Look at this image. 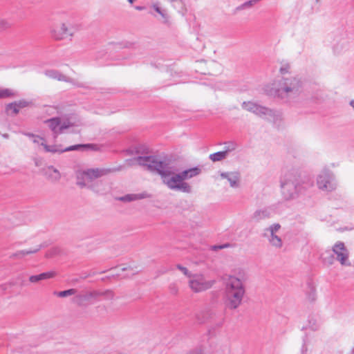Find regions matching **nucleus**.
Segmentation results:
<instances>
[{"label": "nucleus", "instance_id": "1", "mask_svg": "<svg viewBox=\"0 0 354 354\" xmlns=\"http://www.w3.org/2000/svg\"><path fill=\"white\" fill-rule=\"evenodd\" d=\"M136 161L138 165L158 173L161 177L162 183L169 189L184 193L192 192L191 185L185 180L197 176L201 173V169L198 167L177 173L175 167L156 156H140L136 158Z\"/></svg>", "mask_w": 354, "mask_h": 354}, {"label": "nucleus", "instance_id": "2", "mask_svg": "<svg viewBox=\"0 0 354 354\" xmlns=\"http://www.w3.org/2000/svg\"><path fill=\"white\" fill-rule=\"evenodd\" d=\"M268 95L281 99L293 100L298 98L304 91V82L297 76L282 77L273 87L266 88Z\"/></svg>", "mask_w": 354, "mask_h": 354}, {"label": "nucleus", "instance_id": "3", "mask_svg": "<svg viewBox=\"0 0 354 354\" xmlns=\"http://www.w3.org/2000/svg\"><path fill=\"white\" fill-rule=\"evenodd\" d=\"M223 281L225 283L226 306L230 309H236L242 304L245 293L243 282L231 274L224 275Z\"/></svg>", "mask_w": 354, "mask_h": 354}, {"label": "nucleus", "instance_id": "4", "mask_svg": "<svg viewBox=\"0 0 354 354\" xmlns=\"http://www.w3.org/2000/svg\"><path fill=\"white\" fill-rule=\"evenodd\" d=\"M55 136L66 131L75 132L82 125L80 118L75 114L65 115L62 117H53L45 121Z\"/></svg>", "mask_w": 354, "mask_h": 354}, {"label": "nucleus", "instance_id": "5", "mask_svg": "<svg viewBox=\"0 0 354 354\" xmlns=\"http://www.w3.org/2000/svg\"><path fill=\"white\" fill-rule=\"evenodd\" d=\"M299 177L298 173L293 170L286 171L281 175L280 188L285 200L293 199L297 196Z\"/></svg>", "mask_w": 354, "mask_h": 354}, {"label": "nucleus", "instance_id": "6", "mask_svg": "<svg viewBox=\"0 0 354 354\" xmlns=\"http://www.w3.org/2000/svg\"><path fill=\"white\" fill-rule=\"evenodd\" d=\"M111 171V169L97 167L77 169L75 171L77 185L81 187H86L94 180L109 174Z\"/></svg>", "mask_w": 354, "mask_h": 354}, {"label": "nucleus", "instance_id": "7", "mask_svg": "<svg viewBox=\"0 0 354 354\" xmlns=\"http://www.w3.org/2000/svg\"><path fill=\"white\" fill-rule=\"evenodd\" d=\"M316 185L322 192L330 193L337 189L338 183L335 173L325 167L317 175Z\"/></svg>", "mask_w": 354, "mask_h": 354}, {"label": "nucleus", "instance_id": "8", "mask_svg": "<svg viewBox=\"0 0 354 354\" xmlns=\"http://www.w3.org/2000/svg\"><path fill=\"white\" fill-rule=\"evenodd\" d=\"M114 293L111 290H89L77 294L74 302L78 306H84L86 303H90L97 300L99 297H103L105 299L112 300L114 299Z\"/></svg>", "mask_w": 354, "mask_h": 354}, {"label": "nucleus", "instance_id": "9", "mask_svg": "<svg viewBox=\"0 0 354 354\" xmlns=\"http://www.w3.org/2000/svg\"><path fill=\"white\" fill-rule=\"evenodd\" d=\"M242 108L270 122H275L281 118V113L279 111L261 106L254 102H243Z\"/></svg>", "mask_w": 354, "mask_h": 354}, {"label": "nucleus", "instance_id": "10", "mask_svg": "<svg viewBox=\"0 0 354 354\" xmlns=\"http://www.w3.org/2000/svg\"><path fill=\"white\" fill-rule=\"evenodd\" d=\"M41 145L44 147L46 152L50 153H63L66 151L79 150V151H86L92 150L97 151L98 147L97 145L93 144H86V145H75L70 146L68 147L63 148L61 145H48L45 142H41Z\"/></svg>", "mask_w": 354, "mask_h": 354}, {"label": "nucleus", "instance_id": "11", "mask_svg": "<svg viewBox=\"0 0 354 354\" xmlns=\"http://www.w3.org/2000/svg\"><path fill=\"white\" fill-rule=\"evenodd\" d=\"M189 287L194 292H201L211 288L215 283L214 280H207L201 274H193L188 281Z\"/></svg>", "mask_w": 354, "mask_h": 354}, {"label": "nucleus", "instance_id": "12", "mask_svg": "<svg viewBox=\"0 0 354 354\" xmlns=\"http://www.w3.org/2000/svg\"><path fill=\"white\" fill-rule=\"evenodd\" d=\"M281 228L279 223H274L264 230L263 236L268 239L270 245L276 249H281L283 247L282 239L278 234Z\"/></svg>", "mask_w": 354, "mask_h": 354}, {"label": "nucleus", "instance_id": "13", "mask_svg": "<svg viewBox=\"0 0 354 354\" xmlns=\"http://www.w3.org/2000/svg\"><path fill=\"white\" fill-rule=\"evenodd\" d=\"M332 251L335 255V259L339 261L342 266H351V263L349 259L350 252L343 242H336L332 247Z\"/></svg>", "mask_w": 354, "mask_h": 354}, {"label": "nucleus", "instance_id": "14", "mask_svg": "<svg viewBox=\"0 0 354 354\" xmlns=\"http://www.w3.org/2000/svg\"><path fill=\"white\" fill-rule=\"evenodd\" d=\"M219 179L228 183L232 188L240 187L241 176L237 171L221 172L219 174Z\"/></svg>", "mask_w": 354, "mask_h": 354}, {"label": "nucleus", "instance_id": "15", "mask_svg": "<svg viewBox=\"0 0 354 354\" xmlns=\"http://www.w3.org/2000/svg\"><path fill=\"white\" fill-rule=\"evenodd\" d=\"M73 32L71 29H68L65 24L55 25L51 30V36L55 40H61L68 37L72 36Z\"/></svg>", "mask_w": 354, "mask_h": 354}, {"label": "nucleus", "instance_id": "16", "mask_svg": "<svg viewBox=\"0 0 354 354\" xmlns=\"http://www.w3.org/2000/svg\"><path fill=\"white\" fill-rule=\"evenodd\" d=\"M306 300L308 303H314L317 299L316 285L313 281H308L306 283L305 289Z\"/></svg>", "mask_w": 354, "mask_h": 354}, {"label": "nucleus", "instance_id": "17", "mask_svg": "<svg viewBox=\"0 0 354 354\" xmlns=\"http://www.w3.org/2000/svg\"><path fill=\"white\" fill-rule=\"evenodd\" d=\"M270 216V212L267 208L257 209L252 214V218L256 221L268 218Z\"/></svg>", "mask_w": 354, "mask_h": 354}, {"label": "nucleus", "instance_id": "18", "mask_svg": "<svg viewBox=\"0 0 354 354\" xmlns=\"http://www.w3.org/2000/svg\"><path fill=\"white\" fill-rule=\"evenodd\" d=\"M46 175L52 181H58L61 178L59 171L53 166H49L46 169Z\"/></svg>", "mask_w": 354, "mask_h": 354}, {"label": "nucleus", "instance_id": "19", "mask_svg": "<svg viewBox=\"0 0 354 354\" xmlns=\"http://www.w3.org/2000/svg\"><path fill=\"white\" fill-rule=\"evenodd\" d=\"M55 276V272H44L38 275H32L29 277V281L32 283H37L41 280L53 278Z\"/></svg>", "mask_w": 354, "mask_h": 354}, {"label": "nucleus", "instance_id": "20", "mask_svg": "<svg viewBox=\"0 0 354 354\" xmlns=\"http://www.w3.org/2000/svg\"><path fill=\"white\" fill-rule=\"evenodd\" d=\"M150 196L147 193H141L136 194H127L122 198L120 200L125 202H130L137 200H140L146 198H149Z\"/></svg>", "mask_w": 354, "mask_h": 354}, {"label": "nucleus", "instance_id": "21", "mask_svg": "<svg viewBox=\"0 0 354 354\" xmlns=\"http://www.w3.org/2000/svg\"><path fill=\"white\" fill-rule=\"evenodd\" d=\"M305 328L317 331L319 329V324L316 317H310L308 318Z\"/></svg>", "mask_w": 354, "mask_h": 354}, {"label": "nucleus", "instance_id": "22", "mask_svg": "<svg viewBox=\"0 0 354 354\" xmlns=\"http://www.w3.org/2000/svg\"><path fill=\"white\" fill-rule=\"evenodd\" d=\"M17 95V92L10 88H0V99L14 97Z\"/></svg>", "mask_w": 354, "mask_h": 354}, {"label": "nucleus", "instance_id": "23", "mask_svg": "<svg viewBox=\"0 0 354 354\" xmlns=\"http://www.w3.org/2000/svg\"><path fill=\"white\" fill-rule=\"evenodd\" d=\"M229 151L230 150H225L214 153L209 156V158L213 162L221 161L227 158Z\"/></svg>", "mask_w": 354, "mask_h": 354}, {"label": "nucleus", "instance_id": "24", "mask_svg": "<svg viewBox=\"0 0 354 354\" xmlns=\"http://www.w3.org/2000/svg\"><path fill=\"white\" fill-rule=\"evenodd\" d=\"M6 111L8 114L17 115L19 113L20 109L17 106L16 103L13 102L6 105Z\"/></svg>", "mask_w": 354, "mask_h": 354}, {"label": "nucleus", "instance_id": "25", "mask_svg": "<svg viewBox=\"0 0 354 354\" xmlns=\"http://www.w3.org/2000/svg\"><path fill=\"white\" fill-rule=\"evenodd\" d=\"M45 112L48 115H55L57 114L62 113L61 109L58 106H47L45 108Z\"/></svg>", "mask_w": 354, "mask_h": 354}, {"label": "nucleus", "instance_id": "26", "mask_svg": "<svg viewBox=\"0 0 354 354\" xmlns=\"http://www.w3.org/2000/svg\"><path fill=\"white\" fill-rule=\"evenodd\" d=\"M77 293V290L74 288L68 289L66 290L55 292V295H57L59 297H66L68 296H71L75 295Z\"/></svg>", "mask_w": 354, "mask_h": 354}, {"label": "nucleus", "instance_id": "27", "mask_svg": "<svg viewBox=\"0 0 354 354\" xmlns=\"http://www.w3.org/2000/svg\"><path fill=\"white\" fill-rule=\"evenodd\" d=\"M46 75L52 78L57 79L59 80H66V77L64 75L59 73L57 71H47Z\"/></svg>", "mask_w": 354, "mask_h": 354}, {"label": "nucleus", "instance_id": "28", "mask_svg": "<svg viewBox=\"0 0 354 354\" xmlns=\"http://www.w3.org/2000/svg\"><path fill=\"white\" fill-rule=\"evenodd\" d=\"M290 64L288 62L282 63L279 68V72L281 75H286L290 73Z\"/></svg>", "mask_w": 354, "mask_h": 354}, {"label": "nucleus", "instance_id": "29", "mask_svg": "<svg viewBox=\"0 0 354 354\" xmlns=\"http://www.w3.org/2000/svg\"><path fill=\"white\" fill-rule=\"evenodd\" d=\"M17 104V106L19 109H24L26 107L30 106L32 105V102L30 101H28L26 100H20L15 102Z\"/></svg>", "mask_w": 354, "mask_h": 354}, {"label": "nucleus", "instance_id": "30", "mask_svg": "<svg viewBox=\"0 0 354 354\" xmlns=\"http://www.w3.org/2000/svg\"><path fill=\"white\" fill-rule=\"evenodd\" d=\"M153 9L155 10L156 12H157L158 14H160L162 18L164 19V23L165 24H167L169 20H168V16L167 14H165L162 10V9L160 8V6H158V5L156 4H154L153 6Z\"/></svg>", "mask_w": 354, "mask_h": 354}, {"label": "nucleus", "instance_id": "31", "mask_svg": "<svg viewBox=\"0 0 354 354\" xmlns=\"http://www.w3.org/2000/svg\"><path fill=\"white\" fill-rule=\"evenodd\" d=\"M204 351L203 346H198L189 350L186 354H204Z\"/></svg>", "mask_w": 354, "mask_h": 354}, {"label": "nucleus", "instance_id": "32", "mask_svg": "<svg viewBox=\"0 0 354 354\" xmlns=\"http://www.w3.org/2000/svg\"><path fill=\"white\" fill-rule=\"evenodd\" d=\"M29 137L32 138V142L36 144H39L41 145V142H45L44 139L39 136H35L33 134L28 133L27 134Z\"/></svg>", "mask_w": 354, "mask_h": 354}, {"label": "nucleus", "instance_id": "33", "mask_svg": "<svg viewBox=\"0 0 354 354\" xmlns=\"http://www.w3.org/2000/svg\"><path fill=\"white\" fill-rule=\"evenodd\" d=\"M11 23L4 19H0V31L6 30L11 26Z\"/></svg>", "mask_w": 354, "mask_h": 354}, {"label": "nucleus", "instance_id": "34", "mask_svg": "<svg viewBox=\"0 0 354 354\" xmlns=\"http://www.w3.org/2000/svg\"><path fill=\"white\" fill-rule=\"evenodd\" d=\"M38 250H39V249H36L35 250H21V251H19V252H17V254H15V256L23 257V256L26 255V254H30L35 253Z\"/></svg>", "mask_w": 354, "mask_h": 354}, {"label": "nucleus", "instance_id": "35", "mask_svg": "<svg viewBox=\"0 0 354 354\" xmlns=\"http://www.w3.org/2000/svg\"><path fill=\"white\" fill-rule=\"evenodd\" d=\"M177 268L180 270L185 275H186L187 277H188L189 279L191 278V277L193 275L189 271L187 270V268L185 267H183L180 265H178L177 266Z\"/></svg>", "mask_w": 354, "mask_h": 354}, {"label": "nucleus", "instance_id": "36", "mask_svg": "<svg viewBox=\"0 0 354 354\" xmlns=\"http://www.w3.org/2000/svg\"><path fill=\"white\" fill-rule=\"evenodd\" d=\"M307 347L306 346H303L302 348H301V354H307Z\"/></svg>", "mask_w": 354, "mask_h": 354}, {"label": "nucleus", "instance_id": "37", "mask_svg": "<svg viewBox=\"0 0 354 354\" xmlns=\"http://www.w3.org/2000/svg\"><path fill=\"white\" fill-rule=\"evenodd\" d=\"M349 104L354 110V100H351Z\"/></svg>", "mask_w": 354, "mask_h": 354}, {"label": "nucleus", "instance_id": "38", "mask_svg": "<svg viewBox=\"0 0 354 354\" xmlns=\"http://www.w3.org/2000/svg\"><path fill=\"white\" fill-rule=\"evenodd\" d=\"M136 10H142L144 9V7H142V6H136Z\"/></svg>", "mask_w": 354, "mask_h": 354}, {"label": "nucleus", "instance_id": "39", "mask_svg": "<svg viewBox=\"0 0 354 354\" xmlns=\"http://www.w3.org/2000/svg\"><path fill=\"white\" fill-rule=\"evenodd\" d=\"M129 3L132 4L136 0H127Z\"/></svg>", "mask_w": 354, "mask_h": 354}, {"label": "nucleus", "instance_id": "40", "mask_svg": "<svg viewBox=\"0 0 354 354\" xmlns=\"http://www.w3.org/2000/svg\"><path fill=\"white\" fill-rule=\"evenodd\" d=\"M3 136L6 138H8V134H3Z\"/></svg>", "mask_w": 354, "mask_h": 354}, {"label": "nucleus", "instance_id": "41", "mask_svg": "<svg viewBox=\"0 0 354 354\" xmlns=\"http://www.w3.org/2000/svg\"><path fill=\"white\" fill-rule=\"evenodd\" d=\"M329 263H330V264H332V263H333V259H332V258L330 259V261H329Z\"/></svg>", "mask_w": 354, "mask_h": 354}, {"label": "nucleus", "instance_id": "42", "mask_svg": "<svg viewBox=\"0 0 354 354\" xmlns=\"http://www.w3.org/2000/svg\"><path fill=\"white\" fill-rule=\"evenodd\" d=\"M319 0H316L317 2H318Z\"/></svg>", "mask_w": 354, "mask_h": 354}]
</instances>
